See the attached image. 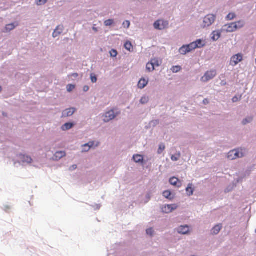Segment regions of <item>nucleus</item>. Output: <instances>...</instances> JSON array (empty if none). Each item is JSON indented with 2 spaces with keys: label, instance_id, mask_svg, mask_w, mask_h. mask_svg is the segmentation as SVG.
I'll use <instances>...</instances> for the list:
<instances>
[{
  "label": "nucleus",
  "instance_id": "nucleus-1",
  "mask_svg": "<svg viewBox=\"0 0 256 256\" xmlns=\"http://www.w3.org/2000/svg\"><path fill=\"white\" fill-rule=\"evenodd\" d=\"M14 165L18 167L19 166H26L31 164L33 160L32 158L25 154L18 153L16 154L15 158L13 159Z\"/></svg>",
  "mask_w": 256,
  "mask_h": 256
},
{
  "label": "nucleus",
  "instance_id": "nucleus-2",
  "mask_svg": "<svg viewBox=\"0 0 256 256\" xmlns=\"http://www.w3.org/2000/svg\"><path fill=\"white\" fill-rule=\"evenodd\" d=\"M216 18V16L212 14L206 15L204 18L202 26L204 28L210 26L214 22Z\"/></svg>",
  "mask_w": 256,
  "mask_h": 256
},
{
  "label": "nucleus",
  "instance_id": "nucleus-3",
  "mask_svg": "<svg viewBox=\"0 0 256 256\" xmlns=\"http://www.w3.org/2000/svg\"><path fill=\"white\" fill-rule=\"evenodd\" d=\"M244 156V154L240 152L238 149H234L230 150L228 154V158L230 160H235L237 158H240Z\"/></svg>",
  "mask_w": 256,
  "mask_h": 256
},
{
  "label": "nucleus",
  "instance_id": "nucleus-4",
  "mask_svg": "<svg viewBox=\"0 0 256 256\" xmlns=\"http://www.w3.org/2000/svg\"><path fill=\"white\" fill-rule=\"evenodd\" d=\"M216 75V71L215 70H211L207 71L202 78V80L204 82H208L213 79Z\"/></svg>",
  "mask_w": 256,
  "mask_h": 256
},
{
  "label": "nucleus",
  "instance_id": "nucleus-5",
  "mask_svg": "<svg viewBox=\"0 0 256 256\" xmlns=\"http://www.w3.org/2000/svg\"><path fill=\"white\" fill-rule=\"evenodd\" d=\"M120 114V112H119V111H117V112H115L114 109L111 110H110L106 113L105 118L104 119V122H110V120H114Z\"/></svg>",
  "mask_w": 256,
  "mask_h": 256
},
{
  "label": "nucleus",
  "instance_id": "nucleus-6",
  "mask_svg": "<svg viewBox=\"0 0 256 256\" xmlns=\"http://www.w3.org/2000/svg\"><path fill=\"white\" fill-rule=\"evenodd\" d=\"M194 50V44L191 42L188 44L184 45L180 48L179 52L181 54L184 55L186 53L190 52Z\"/></svg>",
  "mask_w": 256,
  "mask_h": 256
},
{
  "label": "nucleus",
  "instance_id": "nucleus-7",
  "mask_svg": "<svg viewBox=\"0 0 256 256\" xmlns=\"http://www.w3.org/2000/svg\"><path fill=\"white\" fill-rule=\"evenodd\" d=\"M242 60V55L238 54L233 56L230 58V65L234 66Z\"/></svg>",
  "mask_w": 256,
  "mask_h": 256
},
{
  "label": "nucleus",
  "instance_id": "nucleus-8",
  "mask_svg": "<svg viewBox=\"0 0 256 256\" xmlns=\"http://www.w3.org/2000/svg\"><path fill=\"white\" fill-rule=\"evenodd\" d=\"M178 208L176 204H166L162 208V212L169 214L176 210Z\"/></svg>",
  "mask_w": 256,
  "mask_h": 256
},
{
  "label": "nucleus",
  "instance_id": "nucleus-9",
  "mask_svg": "<svg viewBox=\"0 0 256 256\" xmlns=\"http://www.w3.org/2000/svg\"><path fill=\"white\" fill-rule=\"evenodd\" d=\"M237 30V26L234 22H231L224 25L222 28V30L226 31L228 32H232Z\"/></svg>",
  "mask_w": 256,
  "mask_h": 256
},
{
  "label": "nucleus",
  "instance_id": "nucleus-10",
  "mask_svg": "<svg viewBox=\"0 0 256 256\" xmlns=\"http://www.w3.org/2000/svg\"><path fill=\"white\" fill-rule=\"evenodd\" d=\"M76 110L75 108H66L62 112V118H66L72 116Z\"/></svg>",
  "mask_w": 256,
  "mask_h": 256
},
{
  "label": "nucleus",
  "instance_id": "nucleus-11",
  "mask_svg": "<svg viewBox=\"0 0 256 256\" xmlns=\"http://www.w3.org/2000/svg\"><path fill=\"white\" fill-rule=\"evenodd\" d=\"M192 43L194 44V50L196 48H203L206 45L204 41L202 39L197 40L195 42H192Z\"/></svg>",
  "mask_w": 256,
  "mask_h": 256
},
{
  "label": "nucleus",
  "instance_id": "nucleus-12",
  "mask_svg": "<svg viewBox=\"0 0 256 256\" xmlns=\"http://www.w3.org/2000/svg\"><path fill=\"white\" fill-rule=\"evenodd\" d=\"M223 32L222 28L220 30H214L212 33L211 38L213 42H216L220 37L222 32Z\"/></svg>",
  "mask_w": 256,
  "mask_h": 256
},
{
  "label": "nucleus",
  "instance_id": "nucleus-13",
  "mask_svg": "<svg viewBox=\"0 0 256 256\" xmlns=\"http://www.w3.org/2000/svg\"><path fill=\"white\" fill-rule=\"evenodd\" d=\"M64 27L62 24L58 25L56 26V28L54 30V32L52 33V36L54 38H56L60 35L64 31Z\"/></svg>",
  "mask_w": 256,
  "mask_h": 256
},
{
  "label": "nucleus",
  "instance_id": "nucleus-14",
  "mask_svg": "<svg viewBox=\"0 0 256 256\" xmlns=\"http://www.w3.org/2000/svg\"><path fill=\"white\" fill-rule=\"evenodd\" d=\"M178 232L182 234H186L190 231L189 227L187 225L180 226L178 228Z\"/></svg>",
  "mask_w": 256,
  "mask_h": 256
},
{
  "label": "nucleus",
  "instance_id": "nucleus-15",
  "mask_svg": "<svg viewBox=\"0 0 256 256\" xmlns=\"http://www.w3.org/2000/svg\"><path fill=\"white\" fill-rule=\"evenodd\" d=\"M66 154V152L64 151L56 152L52 156V158L54 160L58 161L64 157Z\"/></svg>",
  "mask_w": 256,
  "mask_h": 256
},
{
  "label": "nucleus",
  "instance_id": "nucleus-16",
  "mask_svg": "<svg viewBox=\"0 0 256 256\" xmlns=\"http://www.w3.org/2000/svg\"><path fill=\"white\" fill-rule=\"evenodd\" d=\"M162 196L166 199L172 200L174 198V194L170 190H166L162 192Z\"/></svg>",
  "mask_w": 256,
  "mask_h": 256
},
{
  "label": "nucleus",
  "instance_id": "nucleus-17",
  "mask_svg": "<svg viewBox=\"0 0 256 256\" xmlns=\"http://www.w3.org/2000/svg\"><path fill=\"white\" fill-rule=\"evenodd\" d=\"M17 26L18 24L16 23H11L8 24L6 26L3 32H8L13 30Z\"/></svg>",
  "mask_w": 256,
  "mask_h": 256
},
{
  "label": "nucleus",
  "instance_id": "nucleus-18",
  "mask_svg": "<svg viewBox=\"0 0 256 256\" xmlns=\"http://www.w3.org/2000/svg\"><path fill=\"white\" fill-rule=\"evenodd\" d=\"M222 228V224H219L216 225L212 230L211 232L212 234L216 235L219 233Z\"/></svg>",
  "mask_w": 256,
  "mask_h": 256
},
{
  "label": "nucleus",
  "instance_id": "nucleus-19",
  "mask_svg": "<svg viewBox=\"0 0 256 256\" xmlns=\"http://www.w3.org/2000/svg\"><path fill=\"white\" fill-rule=\"evenodd\" d=\"M132 159L136 163L141 164L143 162V157L140 154H134L132 156Z\"/></svg>",
  "mask_w": 256,
  "mask_h": 256
},
{
  "label": "nucleus",
  "instance_id": "nucleus-20",
  "mask_svg": "<svg viewBox=\"0 0 256 256\" xmlns=\"http://www.w3.org/2000/svg\"><path fill=\"white\" fill-rule=\"evenodd\" d=\"M186 194L188 196H191L193 195L194 188H192V184H189L186 187Z\"/></svg>",
  "mask_w": 256,
  "mask_h": 256
},
{
  "label": "nucleus",
  "instance_id": "nucleus-21",
  "mask_svg": "<svg viewBox=\"0 0 256 256\" xmlns=\"http://www.w3.org/2000/svg\"><path fill=\"white\" fill-rule=\"evenodd\" d=\"M148 84V80H146L144 78H141L138 82V87L140 88V89H142L144 88L145 86H146V85Z\"/></svg>",
  "mask_w": 256,
  "mask_h": 256
},
{
  "label": "nucleus",
  "instance_id": "nucleus-22",
  "mask_svg": "<svg viewBox=\"0 0 256 256\" xmlns=\"http://www.w3.org/2000/svg\"><path fill=\"white\" fill-rule=\"evenodd\" d=\"M74 126L73 122H68L65 123L62 127L63 130H67L72 128Z\"/></svg>",
  "mask_w": 256,
  "mask_h": 256
},
{
  "label": "nucleus",
  "instance_id": "nucleus-23",
  "mask_svg": "<svg viewBox=\"0 0 256 256\" xmlns=\"http://www.w3.org/2000/svg\"><path fill=\"white\" fill-rule=\"evenodd\" d=\"M178 182L179 180L178 178H176V177H172L170 178L169 180V182L172 185L180 187V186L178 185Z\"/></svg>",
  "mask_w": 256,
  "mask_h": 256
},
{
  "label": "nucleus",
  "instance_id": "nucleus-24",
  "mask_svg": "<svg viewBox=\"0 0 256 256\" xmlns=\"http://www.w3.org/2000/svg\"><path fill=\"white\" fill-rule=\"evenodd\" d=\"M253 120V117L252 116H248L246 118H244L242 122V124L244 126H246L248 124L250 123Z\"/></svg>",
  "mask_w": 256,
  "mask_h": 256
},
{
  "label": "nucleus",
  "instance_id": "nucleus-25",
  "mask_svg": "<svg viewBox=\"0 0 256 256\" xmlns=\"http://www.w3.org/2000/svg\"><path fill=\"white\" fill-rule=\"evenodd\" d=\"M124 48L128 50L129 52H131L133 50V46L132 43L129 41H126L124 44Z\"/></svg>",
  "mask_w": 256,
  "mask_h": 256
},
{
  "label": "nucleus",
  "instance_id": "nucleus-26",
  "mask_svg": "<svg viewBox=\"0 0 256 256\" xmlns=\"http://www.w3.org/2000/svg\"><path fill=\"white\" fill-rule=\"evenodd\" d=\"M251 171H252V170H251L250 168V170H247L245 171L244 172L240 174V176L239 178L242 179L246 176H249L250 174Z\"/></svg>",
  "mask_w": 256,
  "mask_h": 256
},
{
  "label": "nucleus",
  "instance_id": "nucleus-27",
  "mask_svg": "<svg viewBox=\"0 0 256 256\" xmlns=\"http://www.w3.org/2000/svg\"><path fill=\"white\" fill-rule=\"evenodd\" d=\"M234 23L237 26V30L238 28H243L244 26L245 25V22L243 20H240L236 22H235Z\"/></svg>",
  "mask_w": 256,
  "mask_h": 256
},
{
  "label": "nucleus",
  "instance_id": "nucleus-28",
  "mask_svg": "<svg viewBox=\"0 0 256 256\" xmlns=\"http://www.w3.org/2000/svg\"><path fill=\"white\" fill-rule=\"evenodd\" d=\"M146 69L148 72H151L154 71L155 70V68L152 66L150 62H149L146 65Z\"/></svg>",
  "mask_w": 256,
  "mask_h": 256
},
{
  "label": "nucleus",
  "instance_id": "nucleus-29",
  "mask_svg": "<svg viewBox=\"0 0 256 256\" xmlns=\"http://www.w3.org/2000/svg\"><path fill=\"white\" fill-rule=\"evenodd\" d=\"M236 17V14L233 12L229 13L226 16V20H234Z\"/></svg>",
  "mask_w": 256,
  "mask_h": 256
},
{
  "label": "nucleus",
  "instance_id": "nucleus-30",
  "mask_svg": "<svg viewBox=\"0 0 256 256\" xmlns=\"http://www.w3.org/2000/svg\"><path fill=\"white\" fill-rule=\"evenodd\" d=\"M182 70V67L180 66H172V68H171V70L172 71V72L173 73L178 72H180V70Z\"/></svg>",
  "mask_w": 256,
  "mask_h": 256
},
{
  "label": "nucleus",
  "instance_id": "nucleus-31",
  "mask_svg": "<svg viewBox=\"0 0 256 256\" xmlns=\"http://www.w3.org/2000/svg\"><path fill=\"white\" fill-rule=\"evenodd\" d=\"M148 100H149L148 97L146 96H144L140 98V104H147L148 102Z\"/></svg>",
  "mask_w": 256,
  "mask_h": 256
},
{
  "label": "nucleus",
  "instance_id": "nucleus-32",
  "mask_svg": "<svg viewBox=\"0 0 256 256\" xmlns=\"http://www.w3.org/2000/svg\"><path fill=\"white\" fill-rule=\"evenodd\" d=\"M159 122H160V121L158 120H152L150 122L149 124H148L149 127L150 128H151V127L154 128L159 124Z\"/></svg>",
  "mask_w": 256,
  "mask_h": 256
},
{
  "label": "nucleus",
  "instance_id": "nucleus-33",
  "mask_svg": "<svg viewBox=\"0 0 256 256\" xmlns=\"http://www.w3.org/2000/svg\"><path fill=\"white\" fill-rule=\"evenodd\" d=\"M90 78L92 82L96 83L98 80V76L94 73H91L90 74Z\"/></svg>",
  "mask_w": 256,
  "mask_h": 256
},
{
  "label": "nucleus",
  "instance_id": "nucleus-34",
  "mask_svg": "<svg viewBox=\"0 0 256 256\" xmlns=\"http://www.w3.org/2000/svg\"><path fill=\"white\" fill-rule=\"evenodd\" d=\"M2 126L0 123V142H3L4 140V136L3 133L4 130L2 128Z\"/></svg>",
  "mask_w": 256,
  "mask_h": 256
},
{
  "label": "nucleus",
  "instance_id": "nucleus-35",
  "mask_svg": "<svg viewBox=\"0 0 256 256\" xmlns=\"http://www.w3.org/2000/svg\"><path fill=\"white\" fill-rule=\"evenodd\" d=\"M180 156V152L176 154L175 155H172L171 156V160L174 162L178 161L179 160Z\"/></svg>",
  "mask_w": 256,
  "mask_h": 256
},
{
  "label": "nucleus",
  "instance_id": "nucleus-36",
  "mask_svg": "<svg viewBox=\"0 0 256 256\" xmlns=\"http://www.w3.org/2000/svg\"><path fill=\"white\" fill-rule=\"evenodd\" d=\"M114 22V20L108 19L104 21V24L106 26H111Z\"/></svg>",
  "mask_w": 256,
  "mask_h": 256
},
{
  "label": "nucleus",
  "instance_id": "nucleus-37",
  "mask_svg": "<svg viewBox=\"0 0 256 256\" xmlns=\"http://www.w3.org/2000/svg\"><path fill=\"white\" fill-rule=\"evenodd\" d=\"M154 26L155 29L158 30H161L162 28L160 27V24L159 21H158V20H157L154 22Z\"/></svg>",
  "mask_w": 256,
  "mask_h": 256
},
{
  "label": "nucleus",
  "instance_id": "nucleus-38",
  "mask_svg": "<svg viewBox=\"0 0 256 256\" xmlns=\"http://www.w3.org/2000/svg\"><path fill=\"white\" fill-rule=\"evenodd\" d=\"M110 54L111 57L115 58L118 55V52L115 49H112L110 51Z\"/></svg>",
  "mask_w": 256,
  "mask_h": 256
},
{
  "label": "nucleus",
  "instance_id": "nucleus-39",
  "mask_svg": "<svg viewBox=\"0 0 256 256\" xmlns=\"http://www.w3.org/2000/svg\"><path fill=\"white\" fill-rule=\"evenodd\" d=\"M150 62L154 68L155 66H160L158 60L156 59H152L150 60Z\"/></svg>",
  "mask_w": 256,
  "mask_h": 256
},
{
  "label": "nucleus",
  "instance_id": "nucleus-40",
  "mask_svg": "<svg viewBox=\"0 0 256 256\" xmlns=\"http://www.w3.org/2000/svg\"><path fill=\"white\" fill-rule=\"evenodd\" d=\"M48 0H36V2L38 6H42L46 3Z\"/></svg>",
  "mask_w": 256,
  "mask_h": 256
},
{
  "label": "nucleus",
  "instance_id": "nucleus-41",
  "mask_svg": "<svg viewBox=\"0 0 256 256\" xmlns=\"http://www.w3.org/2000/svg\"><path fill=\"white\" fill-rule=\"evenodd\" d=\"M164 148H165V146L164 144H160L158 149V154H162V152L164 150Z\"/></svg>",
  "mask_w": 256,
  "mask_h": 256
},
{
  "label": "nucleus",
  "instance_id": "nucleus-42",
  "mask_svg": "<svg viewBox=\"0 0 256 256\" xmlns=\"http://www.w3.org/2000/svg\"><path fill=\"white\" fill-rule=\"evenodd\" d=\"M130 22L129 20H126L124 22L122 25L125 28H128L130 26Z\"/></svg>",
  "mask_w": 256,
  "mask_h": 256
},
{
  "label": "nucleus",
  "instance_id": "nucleus-43",
  "mask_svg": "<svg viewBox=\"0 0 256 256\" xmlns=\"http://www.w3.org/2000/svg\"><path fill=\"white\" fill-rule=\"evenodd\" d=\"M75 88V86L72 84H69L67 86V91L68 92H71Z\"/></svg>",
  "mask_w": 256,
  "mask_h": 256
},
{
  "label": "nucleus",
  "instance_id": "nucleus-44",
  "mask_svg": "<svg viewBox=\"0 0 256 256\" xmlns=\"http://www.w3.org/2000/svg\"><path fill=\"white\" fill-rule=\"evenodd\" d=\"M146 232L148 235H152L154 232V230L152 228H148L146 230Z\"/></svg>",
  "mask_w": 256,
  "mask_h": 256
},
{
  "label": "nucleus",
  "instance_id": "nucleus-45",
  "mask_svg": "<svg viewBox=\"0 0 256 256\" xmlns=\"http://www.w3.org/2000/svg\"><path fill=\"white\" fill-rule=\"evenodd\" d=\"M91 206L94 208V210H98L101 207V205L100 204H96Z\"/></svg>",
  "mask_w": 256,
  "mask_h": 256
},
{
  "label": "nucleus",
  "instance_id": "nucleus-46",
  "mask_svg": "<svg viewBox=\"0 0 256 256\" xmlns=\"http://www.w3.org/2000/svg\"><path fill=\"white\" fill-rule=\"evenodd\" d=\"M241 98V96H240L239 98L237 96H234V97H233V98H232V101L234 102H237L239 100H240Z\"/></svg>",
  "mask_w": 256,
  "mask_h": 256
},
{
  "label": "nucleus",
  "instance_id": "nucleus-47",
  "mask_svg": "<svg viewBox=\"0 0 256 256\" xmlns=\"http://www.w3.org/2000/svg\"><path fill=\"white\" fill-rule=\"evenodd\" d=\"M2 209L6 212H8V210L10 209V208L9 206L4 205L2 207Z\"/></svg>",
  "mask_w": 256,
  "mask_h": 256
},
{
  "label": "nucleus",
  "instance_id": "nucleus-48",
  "mask_svg": "<svg viewBox=\"0 0 256 256\" xmlns=\"http://www.w3.org/2000/svg\"><path fill=\"white\" fill-rule=\"evenodd\" d=\"M146 202H148L150 200V199L151 198V194H150V192L147 193L146 196Z\"/></svg>",
  "mask_w": 256,
  "mask_h": 256
},
{
  "label": "nucleus",
  "instance_id": "nucleus-49",
  "mask_svg": "<svg viewBox=\"0 0 256 256\" xmlns=\"http://www.w3.org/2000/svg\"><path fill=\"white\" fill-rule=\"evenodd\" d=\"M89 90H90V87L88 86H84L83 87V90L84 92H88Z\"/></svg>",
  "mask_w": 256,
  "mask_h": 256
},
{
  "label": "nucleus",
  "instance_id": "nucleus-50",
  "mask_svg": "<svg viewBox=\"0 0 256 256\" xmlns=\"http://www.w3.org/2000/svg\"><path fill=\"white\" fill-rule=\"evenodd\" d=\"M93 142H92V144L90 145V143L86 144H84V146H88V150H86V151H88V150H89V149L90 148L91 146H92V145ZM85 151H86V150Z\"/></svg>",
  "mask_w": 256,
  "mask_h": 256
},
{
  "label": "nucleus",
  "instance_id": "nucleus-51",
  "mask_svg": "<svg viewBox=\"0 0 256 256\" xmlns=\"http://www.w3.org/2000/svg\"><path fill=\"white\" fill-rule=\"evenodd\" d=\"M76 168H77V166L76 164H74L70 168V170L71 171H72V170H76Z\"/></svg>",
  "mask_w": 256,
  "mask_h": 256
},
{
  "label": "nucleus",
  "instance_id": "nucleus-52",
  "mask_svg": "<svg viewBox=\"0 0 256 256\" xmlns=\"http://www.w3.org/2000/svg\"><path fill=\"white\" fill-rule=\"evenodd\" d=\"M226 84H227V83H226V81L224 80H221V82H220V84L221 86H224L226 85Z\"/></svg>",
  "mask_w": 256,
  "mask_h": 256
},
{
  "label": "nucleus",
  "instance_id": "nucleus-53",
  "mask_svg": "<svg viewBox=\"0 0 256 256\" xmlns=\"http://www.w3.org/2000/svg\"><path fill=\"white\" fill-rule=\"evenodd\" d=\"M78 74L77 73H73L70 76L71 77H74V78H76L78 76Z\"/></svg>",
  "mask_w": 256,
  "mask_h": 256
},
{
  "label": "nucleus",
  "instance_id": "nucleus-54",
  "mask_svg": "<svg viewBox=\"0 0 256 256\" xmlns=\"http://www.w3.org/2000/svg\"><path fill=\"white\" fill-rule=\"evenodd\" d=\"M208 102H209V101H208V100L207 98H204V99L203 100V103H204V104H208Z\"/></svg>",
  "mask_w": 256,
  "mask_h": 256
},
{
  "label": "nucleus",
  "instance_id": "nucleus-55",
  "mask_svg": "<svg viewBox=\"0 0 256 256\" xmlns=\"http://www.w3.org/2000/svg\"><path fill=\"white\" fill-rule=\"evenodd\" d=\"M92 30H93L94 31H95V32H98V28H96V27H94H94L92 28Z\"/></svg>",
  "mask_w": 256,
  "mask_h": 256
},
{
  "label": "nucleus",
  "instance_id": "nucleus-56",
  "mask_svg": "<svg viewBox=\"0 0 256 256\" xmlns=\"http://www.w3.org/2000/svg\"><path fill=\"white\" fill-rule=\"evenodd\" d=\"M220 76H222V77L224 78V74H221V75H220Z\"/></svg>",
  "mask_w": 256,
  "mask_h": 256
},
{
  "label": "nucleus",
  "instance_id": "nucleus-57",
  "mask_svg": "<svg viewBox=\"0 0 256 256\" xmlns=\"http://www.w3.org/2000/svg\"><path fill=\"white\" fill-rule=\"evenodd\" d=\"M2 90V87L0 86V92Z\"/></svg>",
  "mask_w": 256,
  "mask_h": 256
},
{
  "label": "nucleus",
  "instance_id": "nucleus-58",
  "mask_svg": "<svg viewBox=\"0 0 256 256\" xmlns=\"http://www.w3.org/2000/svg\"><path fill=\"white\" fill-rule=\"evenodd\" d=\"M255 232H256V230H255Z\"/></svg>",
  "mask_w": 256,
  "mask_h": 256
}]
</instances>
